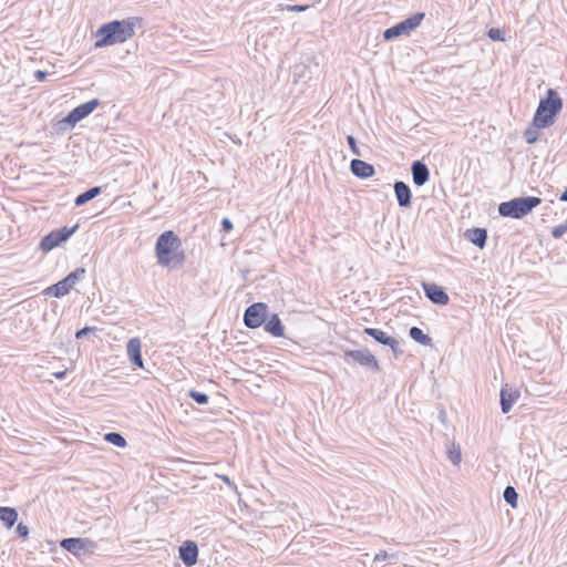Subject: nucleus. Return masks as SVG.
Listing matches in <instances>:
<instances>
[{
    "label": "nucleus",
    "mask_w": 567,
    "mask_h": 567,
    "mask_svg": "<svg viewBox=\"0 0 567 567\" xmlns=\"http://www.w3.org/2000/svg\"><path fill=\"white\" fill-rule=\"evenodd\" d=\"M142 18L130 17L123 20H113L102 24L95 33V48H105L116 43H123L135 34V28L142 27Z\"/></svg>",
    "instance_id": "nucleus-1"
},
{
    "label": "nucleus",
    "mask_w": 567,
    "mask_h": 567,
    "mask_svg": "<svg viewBox=\"0 0 567 567\" xmlns=\"http://www.w3.org/2000/svg\"><path fill=\"white\" fill-rule=\"evenodd\" d=\"M157 264L171 269L181 268L185 262L182 241L173 230L162 233L155 243Z\"/></svg>",
    "instance_id": "nucleus-2"
},
{
    "label": "nucleus",
    "mask_w": 567,
    "mask_h": 567,
    "mask_svg": "<svg viewBox=\"0 0 567 567\" xmlns=\"http://www.w3.org/2000/svg\"><path fill=\"white\" fill-rule=\"evenodd\" d=\"M563 110V100L558 92L548 89L545 97L540 99L533 117V126L536 128H547L556 121L557 115Z\"/></svg>",
    "instance_id": "nucleus-3"
},
{
    "label": "nucleus",
    "mask_w": 567,
    "mask_h": 567,
    "mask_svg": "<svg viewBox=\"0 0 567 567\" xmlns=\"http://www.w3.org/2000/svg\"><path fill=\"white\" fill-rule=\"evenodd\" d=\"M542 198L536 196L515 197L498 205V214L502 217L520 219L540 205Z\"/></svg>",
    "instance_id": "nucleus-4"
},
{
    "label": "nucleus",
    "mask_w": 567,
    "mask_h": 567,
    "mask_svg": "<svg viewBox=\"0 0 567 567\" xmlns=\"http://www.w3.org/2000/svg\"><path fill=\"white\" fill-rule=\"evenodd\" d=\"M99 105L100 101L97 99H93L83 104H80L71 112H69L66 116L53 124L52 127L54 132L58 134H63L68 131H71L80 121L87 117Z\"/></svg>",
    "instance_id": "nucleus-5"
},
{
    "label": "nucleus",
    "mask_w": 567,
    "mask_h": 567,
    "mask_svg": "<svg viewBox=\"0 0 567 567\" xmlns=\"http://www.w3.org/2000/svg\"><path fill=\"white\" fill-rule=\"evenodd\" d=\"M85 275L84 268H76L71 271L66 277L62 280L58 281L54 285L45 288L43 290V295L49 297L62 298L70 292L71 289L76 285L79 280H81Z\"/></svg>",
    "instance_id": "nucleus-6"
},
{
    "label": "nucleus",
    "mask_w": 567,
    "mask_h": 567,
    "mask_svg": "<svg viewBox=\"0 0 567 567\" xmlns=\"http://www.w3.org/2000/svg\"><path fill=\"white\" fill-rule=\"evenodd\" d=\"M425 17V13L423 12H416L409 18L404 19L403 21H400L399 23L394 24L391 28H388L383 32V39L385 41H391L395 38H399L401 35H410L412 31H414L423 21Z\"/></svg>",
    "instance_id": "nucleus-7"
},
{
    "label": "nucleus",
    "mask_w": 567,
    "mask_h": 567,
    "mask_svg": "<svg viewBox=\"0 0 567 567\" xmlns=\"http://www.w3.org/2000/svg\"><path fill=\"white\" fill-rule=\"evenodd\" d=\"M343 360L347 363H358L361 367H364L373 372H379L381 370L380 364L375 357L368 349L360 350H349L346 349L343 351Z\"/></svg>",
    "instance_id": "nucleus-8"
},
{
    "label": "nucleus",
    "mask_w": 567,
    "mask_h": 567,
    "mask_svg": "<svg viewBox=\"0 0 567 567\" xmlns=\"http://www.w3.org/2000/svg\"><path fill=\"white\" fill-rule=\"evenodd\" d=\"M79 228V225L72 227H62L54 229L45 235L40 241V249L44 252L51 251L52 249L66 241Z\"/></svg>",
    "instance_id": "nucleus-9"
},
{
    "label": "nucleus",
    "mask_w": 567,
    "mask_h": 567,
    "mask_svg": "<svg viewBox=\"0 0 567 567\" xmlns=\"http://www.w3.org/2000/svg\"><path fill=\"white\" fill-rule=\"evenodd\" d=\"M60 546L78 557L92 555L97 547L95 542L91 540L90 538L82 537L63 538L60 542Z\"/></svg>",
    "instance_id": "nucleus-10"
},
{
    "label": "nucleus",
    "mask_w": 567,
    "mask_h": 567,
    "mask_svg": "<svg viewBox=\"0 0 567 567\" xmlns=\"http://www.w3.org/2000/svg\"><path fill=\"white\" fill-rule=\"evenodd\" d=\"M268 315V306L264 302H256L247 307L244 312V323L249 329H256L264 324Z\"/></svg>",
    "instance_id": "nucleus-11"
},
{
    "label": "nucleus",
    "mask_w": 567,
    "mask_h": 567,
    "mask_svg": "<svg viewBox=\"0 0 567 567\" xmlns=\"http://www.w3.org/2000/svg\"><path fill=\"white\" fill-rule=\"evenodd\" d=\"M422 288L425 297L434 305L446 306L449 303L450 297L443 287L433 282H423Z\"/></svg>",
    "instance_id": "nucleus-12"
},
{
    "label": "nucleus",
    "mask_w": 567,
    "mask_h": 567,
    "mask_svg": "<svg viewBox=\"0 0 567 567\" xmlns=\"http://www.w3.org/2000/svg\"><path fill=\"white\" fill-rule=\"evenodd\" d=\"M520 392L517 389L509 386L508 384H504L499 392V403L501 410L504 414H507L514 403L519 399Z\"/></svg>",
    "instance_id": "nucleus-13"
},
{
    "label": "nucleus",
    "mask_w": 567,
    "mask_h": 567,
    "mask_svg": "<svg viewBox=\"0 0 567 567\" xmlns=\"http://www.w3.org/2000/svg\"><path fill=\"white\" fill-rule=\"evenodd\" d=\"M179 558L186 567H192L197 563L198 546L194 540H186L179 547Z\"/></svg>",
    "instance_id": "nucleus-14"
},
{
    "label": "nucleus",
    "mask_w": 567,
    "mask_h": 567,
    "mask_svg": "<svg viewBox=\"0 0 567 567\" xmlns=\"http://www.w3.org/2000/svg\"><path fill=\"white\" fill-rule=\"evenodd\" d=\"M412 182L415 186H423L430 179V169L423 161H414L411 165Z\"/></svg>",
    "instance_id": "nucleus-15"
},
{
    "label": "nucleus",
    "mask_w": 567,
    "mask_h": 567,
    "mask_svg": "<svg viewBox=\"0 0 567 567\" xmlns=\"http://www.w3.org/2000/svg\"><path fill=\"white\" fill-rule=\"evenodd\" d=\"M127 355L132 365L142 369L143 368V358H142V343L140 338L135 337L128 340L126 346Z\"/></svg>",
    "instance_id": "nucleus-16"
},
{
    "label": "nucleus",
    "mask_w": 567,
    "mask_h": 567,
    "mask_svg": "<svg viewBox=\"0 0 567 567\" xmlns=\"http://www.w3.org/2000/svg\"><path fill=\"white\" fill-rule=\"evenodd\" d=\"M350 171L358 178H369L375 174V168L372 164L359 158H353L350 162Z\"/></svg>",
    "instance_id": "nucleus-17"
},
{
    "label": "nucleus",
    "mask_w": 567,
    "mask_h": 567,
    "mask_svg": "<svg viewBox=\"0 0 567 567\" xmlns=\"http://www.w3.org/2000/svg\"><path fill=\"white\" fill-rule=\"evenodd\" d=\"M393 188L399 206L401 208L410 207L412 202V192L409 185L402 181H396Z\"/></svg>",
    "instance_id": "nucleus-18"
},
{
    "label": "nucleus",
    "mask_w": 567,
    "mask_h": 567,
    "mask_svg": "<svg viewBox=\"0 0 567 567\" xmlns=\"http://www.w3.org/2000/svg\"><path fill=\"white\" fill-rule=\"evenodd\" d=\"M464 237L480 249H483L487 241V230L481 227H473L464 233Z\"/></svg>",
    "instance_id": "nucleus-19"
},
{
    "label": "nucleus",
    "mask_w": 567,
    "mask_h": 567,
    "mask_svg": "<svg viewBox=\"0 0 567 567\" xmlns=\"http://www.w3.org/2000/svg\"><path fill=\"white\" fill-rule=\"evenodd\" d=\"M264 329L266 332L277 338L284 337L285 334V327L277 313H272L270 317L267 316L264 322Z\"/></svg>",
    "instance_id": "nucleus-20"
},
{
    "label": "nucleus",
    "mask_w": 567,
    "mask_h": 567,
    "mask_svg": "<svg viewBox=\"0 0 567 567\" xmlns=\"http://www.w3.org/2000/svg\"><path fill=\"white\" fill-rule=\"evenodd\" d=\"M363 333L367 336L373 338L377 342L383 344V346H393L394 338L386 334L381 329L377 328H364Z\"/></svg>",
    "instance_id": "nucleus-21"
},
{
    "label": "nucleus",
    "mask_w": 567,
    "mask_h": 567,
    "mask_svg": "<svg viewBox=\"0 0 567 567\" xmlns=\"http://www.w3.org/2000/svg\"><path fill=\"white\" fill-rule=\"evenodd\" d=\"M0 520L3 523L6 528H12L18 520L17 509L9 506H0Z\"/></svg>",
    "instance_id": "nucleus-22"
},
{
    "label": "nucleus",
    "mask_w": 567,
    "mask_h": 567,
    "mask_svg": "<svg viewBox=\"0 0 567 567\" xmlns=\"http://www.w3.org/2000/svg\"><path fill=\"white\" fill-rule=\"evenodd\" d=\"M101 193H102V187L101 186L91 187V188L86 189L85 192L79 194L75 197L74 205L78 206V207L83 206L87 202H90V200L94 199L95 197H97Z\"/></svg>",
    "instance_id": "nucleus-23"
},
{
    "label": "nucleus",
    "mask_w": 567,
    "mask_h": 567,
    "mask_svg": "<svg viewBox=\"0 0 567 567\" xmlns=\"http://www.w3.org/2000/svg\"><path fill=\"white\" fill-rule=\"evenodd\" d=\"M409 336L412 340H414L416 343H420L422 346L430 347L432 346V338L424 333L422 329L419 327H412L409 330Z\"/></svg>",
    "instance_id": "nucleus-24"
},
{
    "label": "nucleus",
    "mask_w": 567,
    "mask_h": 567,
    "mask_svg": "<svg viewBox=\"0 0 567 567\" xmlns=\"http://www.w3.org/2000/svg\"><path fill=\"white\" fill-rule=\"evenodd\" d=\"M104 440L110 443V444H113L117 447H125L126 446V440L125 437L118 433V432H109V433H105L104 434Z\"/></svg>",
    "instance_id": "nucleus-25"
},
{
    "label": "nucleus",
    "mask_w": 567,
    "mask_h": 567,
    "mask_svg": "<svg viewBox=\"0 0 567 567\" xmlns=\"http://www.w3.org/2000/svg\"><path fill=\"white\" fill-rule=\"evenodd\" d=\"M503 497H504L505 502L508 505H511L513 508L517 507L518 494L513 486L508 485L505 487V489L503 492Z\"/></svg>",
    "instance_id": "nucleus-26"
},
{
    "label": "nucleus",
    "mask_w": 567,
    "mask_h": 567,
    "mask_svg": "<svg viewBox=\"0 0 567 567\" xmlns=\"http://www.w3.org/2000/svg\"><path fill=\"white\" fill-rule=\"evenodd\" d=\"M446 454L449 460L454 464H460L462 460L461 449L458 445H455L452 443L450 446H447Z\"/></svg>",
    "instance_id": "nucleus-27"
},
{
    "label": "nucleus",
    "mask_w": 567,
    "mask_h": 567,
    "mask_svg": "<svg viewBox=\"0 0 567 567\" xmlns=\"http://www.w3.org/2000/svg\"><path fill=\"white\" fill-rule=\"evenodd\" d=\"M188 395L193 401H195L199 405H205L209 401V396L206 393L196 390H190Z\"/></svg>",
    "instance_id": "nucleus-28"
},
{
    "label": "nucleus",
    "mask_w": 567,
    "mask_h": 567,
    "mask_svg": "<svg viewBox=\"0 0 567 567\" xmlns=\"http://www.w3.org/2000/svg\"><path fill=\"white\" fill-rule=\"evenodd\" d=\"M311 6L309 4H278V8L280 10H286L289 12H305L307 11Z\"/></svg>",
    "instance_id": "nucleus-29"
},
{
    "label": "nucleus",
    "mask_w": 567,
    "mask_h": 567,
    "mask_svg": "<svg viewBox=\"0 0 567 567\" xmlns=\"http://www.w3.org/2000/svg\"><path fill=\"white\" fill-rule=\"evenodd\" d=\"M538 128H536L535 126L534 127H529L527 128L525 132H524V138L526 141L527 144H534L537 142L538 137H539V134H538Z\"/></svg>",
    "instance_id": "nucleus-30"
},
{
    "label": "nucleus",
    "mask_w": 567,
    "mask_h": 567,
    "mask_svg": "<svg viewBox=\"0 0 567 567\" xmlns=\"http://www.w3.org/2000/svg\"><path fill=\"white\" fill-rule=\"evenodd\" d=\"M487 37L493 41H505L504 32L498 28H491L487 31Z\"/></svg>",
    "instance_id": "nucleus-31"
},
{
    "label": "nucleus",
    "mask_w": 567,
    "mask_h": 567,
    "mask_svg": "<svg viewBox=\"0 0 567 567\" xmlns=\"http://www.w3.org/2000/svg\"><path fill=\"white\" fill-rule=\"evenodd\" d=\"M566 233H567V219L563 224L557 225L551 229V236L556 239L563 237L564 234H566Z\"/></svg>",
    "instance_id": "nucleus-32"
},
{
    "label": "nucleus",
    "mask_w": 567,
    "mask_h": 567,
    "mask_svg": "<svg viewBox=\"0 0 567 567\" xmlns=\"http://www.w3.org/2000/svg\"><path fill=\"white\" fill-rule=\"evenodd\" d=\"M347 143L351 150V152L357 155V156H361V152H360V148L358 146V143H357V140L354 138V136L352 135H348L347 136Z\"/></svg>",
    "instance_id": "nucleus-33"
},
{
    "label": "nucleus",
    "mask_w": 567,
    "mask_h": 567,
    "mask_svg": "<svg viewBox=\"0 0 567 567\" xmlns=\"http://www.w3.org/2000/svg\"><path fill=\"white\" fill-rule=\"evenodd\" d=\"M16 533L18 534L19 537L25 539L28 538L30 530L27 525H24L23 523H19L17 525Z\"/></svg>",
    "instance_id": "nucleus-34"
},
{
    "label": "nucleus",
    "mask_w": 567,
    "mask_h": 567,
    "mask_svg": "<svg viewBox=\"0 0 567 567\" xmlns=\"http://www.w3.org/2000/svg\"><path fill=\"white\" fill-rule=\"evenodd\" d=\"M96 330L95 327H84L75 332V338L81 339L85 336H87L91 332H94Z\"/></svg>",
    "instance_id": "nucleus-35"
},
{
    "label": "nucleus",
    "mask_w": 567,
    "mask_h": 567,
    "mask_svg": "<svg viewBox=\"0 0 567 567\" xmlns=\"http://www.w3.org/2000/svg\"><path fill=\"white\" fill-rule=\"evenodd\" d=\"M220 225H221V229L224 231H226V233L233 230V228H234V225H233L231 220L229 218H227V217L221 219Z\"/></svg>",
    "instance_id": "nucleus-36"
},
{
    "label": "nucleus",
    "mask_w": 567,
    "mask_h": 567,
    "mask_svg": "<svg viewBox=\"0 0 567 567\" xmlns=\"http://www.w3.org/2000/svg\"><path fill=\"white\" fill-rule=\"evenodd\" d=\"M388 347L393 351V354L395 358H399L403 353V351L399 347V341L395 338H394L393 346H388Z\"/></svg>",
    "instance_id": "nucleus-37"
},
{
    "label": "nucleus",
    "mask_w": 567,
    "mask_h": 567,
    "mask_svg": "<svg viewBox=\"0 0 567 567\" xmlns=\"http://www.w3.org/2000/svg\"><path fill=\"white\" fill-rule=\"evenodd\" d=\"M48 74H49V73H48L47 71H43V70H37V71L34 72V79H35L37 81H39V82H42V81H44V80L47 79Z\"/></svg>",
    "instance_id": "nucleus-38"
},
{
    "label": "nucleus",
    "mask_w": 567,
    "mask_h": 567,
    "mask_svg": "<svg viewBox=\"0 0 567 567\" xmlns=\"http://www.w3.org/2000/svg\"><path fill=\"white\" fill-rule=\"evenodd\" d=\"M391 557H393V555H391ZM388 558H390V555L386 551L381 550L374 556V561H383L386 560Z\"/></svg>",
    "instance_id": "nucleus-39"
},
{
    "label": "nucleus",
    "mask_w": 567,
    "mask_h": 567,
    "mask_svg": "<svg viewBox=\"0 0 567 567\" xmlns=\"http://www.w3.org/2000/svg\"><path fill=\"white\" fill-rule=\"evenodd\" d=\"M66 375V370H63V371H59V372H54L53 373V377L58 380H62L64 379Z\"/></svg>",
    "instance_id": "nucleus-40"
},
{
    "label": "nucleus",
    "mask_w": 567,
    "mask_h": 567,
    "mask_svg": "<svg viewBox=\"0 0 567 567\" xmlns=\"http://www.w3.org/2000/svg\"><path fill=\"white\" fill-rule=\"evenodd\" d=\"M559 200L567 202V187L566 189L560 194Z\"/></svg>",
    "instance_id": "nucleus-41"
},
{
    "label": "nucleus",
    "mask_w": 567,
    "mask_h": 567,
    "mask_svg": "<svg viewBox=\"0 0 567 567\" xmlns=\"http://www.w3.org/2000/svg\"><path fill=\"white\" fill-rule=\"evenodd\" d=\"M298 70L303 71V70H306V66H305V65H302V64H300V65H296V66H295V71H293V76H295V78H296V75H297V71H298Z\"/></svg>",
    "instance_id": "nucleus-42"
},
{
    "label": "nucleus",
    "mask_w": 567,
    "mask_h": 567,
    "mask_svg": "<svg viewBox=\"0 0 567 567\" xmlns=\"http://www.w3.org/2000/svg\"><path fill=\"white\" fill-rule=\"evenodd\" d=\"M223 481L226 482L227 484H230V480L228 476H221Z\"/></svg>",
    "instance_id": "nucleus-43"
}]
</instances>
